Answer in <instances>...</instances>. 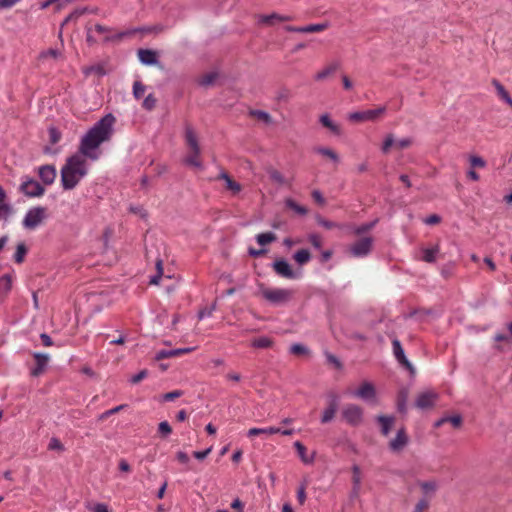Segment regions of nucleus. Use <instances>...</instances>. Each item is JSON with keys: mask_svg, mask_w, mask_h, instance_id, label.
<instances>
[{"mask_svg": "<svg viewBox=\"0 0 512 512\" xmlns=\"http://www.w3.org/2000/svg\"><path fill=\"white\" fill-rule=\"evenodd\" d=\"M420 487L425 493H434L437 488L435 481H425L420 483Z\"/></svg>", "mask_w": 512, "mask_h": 512, "instance_id": "50", "label": "nucleus"}, {"mask_svg": "<svg viewBox=\"0 0 512 512\" xmlns=\"http://www.w3.org/2000/svg\"><path fill=\"white\" fill-rule=\"evenodd\" d=\"M320 122L324 127L328 128L334 134H340V127L330 119L328 114L321 115Z\"/></svg>", "mask_w": 512, "mask_h": 512, "instance_id": "31", "label": "nucleus"}, {"mask_svg": "<svg viewBox=\"0 0 512 512\" xmlns=\"http://www.w3.org/2000/svg\"><path fill=\"white\" fill-rule=\"evenodd\" d=\"M49 133V141L51 144H56L61 139V133L55 127H50L48 130Z\"/></svg>", "mask_w": 512, "mask_h": 512, "instance_id": "49", "label": "nucleus"}, {"mask_svg": "<svg viewBox=\"0 0 512 512\" xmlns=\"http://www.w3.org/2000/svg\"><path fill=\"white\" fill-rule=\"evenodd\" d=\"M34 358L36 360V367L32 369L31 375L39 376L44 371V368L49 361V356L43 353H35Z\"/></svg>", "mask_w": 512, "mask_h": 512, "instance_id": "18", "label": "nucleus"}, {"mask_svg": "<svg viewBox=\"0 0 512 512\" xmlns=\"http://www.w3.org/2000/svg\"><path fill=\"white\" fill-rule=\"evenodd\" d=\"M200 154H196L195 152L192 151V154L191 155H188L184 162L187 164V165H190V166H194V167H197V168H202V163L201 161L198 159Z\"/></svg>", "mask_w": 512, "mask_h": 512, "instance_id": "43", "label": "nucleus"}, {"mask_svg": "<svg viewBox=\"0 0 512 512\" xmlns=\"http://www.w3.org/2000/svg\"><path fill=\"white\" fill-rule=\"evenodd\" d=\"M194 347H187V348H178V349H171V350H160L156 353V359L162 360L166 358L176 357L180 356L182 354L190 353L194 351Z\"/></svg>", "mask_w": 512, "mask_h": 512, "instance_id": "17", "label": "nucleus"}, {"mask_svg": "<svg viewBox=\"0 0 512 512\" xmlns=\"http://www.w3.org/2000/svg\"><path fill=\"white\" fill-rule=\"evenodd\" d=\"M38 175L44 185H51L54 183L57 172L53 165H42L38 168Z\"/></svg>", "mask_w": 512, "mask_h": 512, "instance_id": "13", "label": "nucleus"}, {"mask_svg": "<svg viewBox=\"0 0 512 512\" xmlns=\"http://www.w3.org/2000/svg\"><path fill=\"white\" fill-rule=\"evenodd\" d=\"M217 78V73L210 72L201 77L199 83L202 86H209L214 83Z\"/></svg>", "mask_w": 512, "mask_h": 512, "instance_id": "45", "label": "nucleus"}, {"mask_svg": "<svg viewBox=\"0 0 512 512\" xmlns=\"http://www.w3.org/2000/svg\"><path fill=\"white\" fill-rule=\"evenodd\" d=\"M439 253V246L426 248L423 250V260L428 263H433L436 260V255Z\"/></svg>", "mask_w": 512, "mask_h": 512, "instance_id": "34", "label": "nucleus"}, {"mask_svg": "<svg viewBox=\"0 0 512 512\" xmlns=\"http://www.w3.org/2000/svg\"><path fill=\"white\" fill-rule=\"evenodd\" d=\"M329 27L327 22L318 23V24H310L306 26H301V33H314L321 32Z\"/></svg>", "mask_w": 512, "mask_h": 512, "instance_id": "33", "label": "nucleus"}, {"mask_svg": "<svg viewBox=\"0 0 512 512\" xmlns=\"http://www.w3.org/2000/svg\"><path fill=\"white\" fill-rule=\"evenodd\" d=\"M261 293L264 299L275 305L288 302L293 295L292 290L286 288H266Z\"/></svg>", "mask_w": 512, "mask_h": 512, "instance_id": "4", "label": "nucleus"}, {"mask_svg": "<svg viewBox=\"0 0 512 512\" xmlns=\"http://www.w3.org/2000/svg\"><path fill=\"white\" fill-rule=\"evenodd\" d=\"M250 115L256 117L258 120L263 121L266 124H270L272 122L270 114L262 110H252L250 111Z\"/></svg>", "mask_w": 512, "mask_h": 512, "instance_id": "40", "label": "nucleus"}, {"mask_svg": "<svg viewBox=\"0 0 512 512\" xmlns=\"http://www.w3.org/2000/svg\"><path fill=\"white\" fill-rule=\"evenodd\" d=\"M338 409V399L337 396L332 395L330 397L329 406L323 411L322 417H321V423L325 424L333 420L335 417V414Z\"/></svg>", "mask_w": 512, "mask_h": 512, "instance_id": "16", "label": "nucleus"}, {"mask_svg": "<svg viewBox=\"0 0 512 512\" xmlns=\"http://www.w3.org/2000/svg\"><path fill=\"white\" fill-rule=\"evenodd\" d=\"M218 179L225 182L226 189L230 190L233 194H238L241 191V185L234 181L225 171H222Z\"/></svg>", "mask_w": 512, "mask_h": 512, "instance_id": "21", "label": "nucleus"}, {"mask_svg": "<svg viewBox=\"0 0 512 512\" xmlns=\"http://www.w3.org/2000/svg\"><path fill=\"white\" fill-rule=\"evenodd\" d=\"M394 144V138L392 135L386 137L382 145V151L387 153L390 147Z\"/></svg>", "mask_w": 512, "mask_h": 512, "instance_id": "63", "label": "nucleus"}, {"mask_svg": "<svg viewBox=\"0 0 512 512\" xmlns=\"http://www.w3.org/2000/svg\"><path fill=\"white\" fill-rule=\"evenodd\" d=\"M211 451H212V447H209L203 451H195L193 453V456L198 460H203L211 453Z\"/></svg>", "mask_w": 512, "mask_h": 512, "instance_id": "61", "label": "nucleus"}, {"mask_svg": "<svg viewBox=\"0 0 512 512\" xmlns=\"http://www.w3.org/2000/svg\"><path fill=\"white\" fill-rule=\"evenodd\" d=\"M60 56V51L58 49L50 48L46 51L41 52L40 59L53 58L57 59Z\"/></svg>", "mask_w": 512, "mask_h": 512, "instance_id": "51", "label": "nucleus"}, {"mask_svg": "<svg viewBox=\"0 0 512 512\" xmlns=\"http://www.w3.org/2000/svg\"><path fill=\"white\" fill-rule=\"evenodd\" d=\"M155 105H156V98L152 94H149L148 96H146V98L143 101V107L147 110H151L155 107Z\"/></svg>", "mask_w": 512, "mask_h": 512, "instance_id": "55", "label": "nucleus"}, {"mask_svg": "<svg viewBox=\"0 0 512 512\" xmlns=\"http://www.w3.org/2000/svg\"><path fill=\"white\" fill-rule=\"evenodd\" d=\"M385 111H386L385 107H379L377 109L366 110V111H357V112L351 113L349 115V119L351 121H357V122H359V121H374L379 116L384 114Z\"/></svg>", "mask_w": 512, "mask_h": 512, "instance_id": "9", "label": "nucleus"}, {"mask_svg": "<svg viewBox=\"0 0 512 512\" xmlns=\"http://www.w3.org/2000/svg\"><path fill=\"white\" fill-rule=\"evenodd\" d=\"M275 240H276V235L272 232L261 233L256 236V241L261 246H265Z\"/></svg>", "mask_w": 512, "mask_h": 512, "instance_id": "37", "label": "nucleus"}, {"mask_svg": "<svg viewBox=\"0 0 512 512\" xmlns=\"http://www.w3.org/2000/svg\"><path fill=\"white\" fill-rule=\"evenodd\" d=\"M377 421L381 426V433L388 436L394 424V417L380 415L377 417Z\"/></svg>", "mask_w": 512, "mask_h": 512, "instance_id": "24", "label": "nucleus"}, {"mask_svg": "<svg viewBox=\"0 0 512 512\" xmlns=\"http://www.w3.org/2000/svg\"><path fill=\"white\" fill-rule=\"evenodd\" d=\"M393 354L396 360L403 365L411 374H414L415 370L410 361L406 358L402 345L398 339L392 341Z\"/></svg>", "mask_w": 512, "mask_h": 512, "instance_id": "11", "label": "nucleus"}, {"mask_svg": "<svg viewBox=\"0 0 512 512\" xmlns=\"http://www.w3.org/2000/svg\"><path fill=\"white\" fill-rule=\"evenodd\" d=\"M147 374L148 373L146 370H141L140 372L132 376L131 382L133 384L139 383L141 380L147 377Z\"/></svg>", "mask_w": 512, "mask_h": 512, "instance_id": "64", "label": "nucleus"}, {"mask_svg": "<svg viewBox=\"0 0 512 512\" xmlns=\"http://www.w3.org/2000/svg\"><path fill=\"white\" fill-rule=\"evenodd\" d=\"M156 266H157L158 274L151 277V279H150V283L155 284V285H157L161 279V275L163 272L162 261L161 260L157 261Z\"/></svg>", "mask_w": 512, "mask_h": 512, "instance_id": "58", "label": "nucleus"}, {"mask_svg": "<svg viewBox=\"0 0 512 512\" xmlns=\"http://www.w3.org/2000/svg\"><path fill=\"white\" fill-rule=\"evenodd\" d=\"M290 352L295 355H304L308 353V348L300 343L291 345Z\"/></svg>", "mask_w": 512, "mask_h": 512, "instance_id": "48", "label": "nucleus"}, {"mask_svg": "<svg viewBox=\"0 0 512 512\" xmlns=\"http://www.w3.org/2000/svg\"><path fill=\"white\" fill-rule=\"evenodd\" d=\"M12 288V278L5 274L0 277V301H3Z\"/></svg>", "mask_w": 512, "mask_h": 512, "instance_id": "22", "label": "nucleus"}, {"mask_svg": "<svg viewBox=\"0 0 512 512\" xmlns=\"http://www.w3.org/2000/svg\"><path fill=\"white\" fill-rule=\"evenodd\" d=\"M352 472H353V476H352L353 492L355 494H357L358 490L360 488V484H361V471H360L359 466L354 465L352 467Z\"/></svg>", "mask_w": 512, "mask_h": 512, "instance_id": "36", "label": "nucleus"}, {"mask_svg": "<svg viewBox=\"0 0 512 512\" xmlns=\"http://www.w3.org/2000/svg\"><path fill=\"white\" fill-rule=\"evenodd\" d=\"M492 84L495 87L499 98L512 107V98L510 97L509 93L506 91L504 86L496 79L492 81Z\"/></svg>", "mask_w": 512, "mask_h": 512, "instance_id": "27", "label": "nucleus"}, {"mask_svg": "<svg viewBox=\"0 0 512 512\" xmlns=\"http://www.w3.org/2000/svg\"><path fill=\"white\" fill-rule=\"evenodd\" d=\"M93 31H95L97 34L102 35L104 37L105 41H110L112 38L108 35L111 31V29L107 26L96 24L93 28Z\"/></svg>", "mask_w": 512, "mask_h": 512, "instance_id": "42", "label": "nucleus"}, {"mask_svg": "<svg viewBox=\"0 0 512 512\" xmlns=\"http://www.w3.org/2000/svg\"><path fill=\"white\" fill-rule=\"evenodd\" d=\"M280 432V428L278 427H264V428H251L247 432L248 437H254L257 435H273L278 434Z\"/></svg>", "mask_w": 512, "mask_h": 512, "instance_id": "25", "label": "nucleus"}, {"mask_svg": "<svg viewBox=\"0 0 512 512\" xmlns=\"http://www.w3.org/2000/svg\"><path fill=\"white\" fill-rule=\"evenodd\" d=\"M138 57L142 64L153 65L157 63L156 53L149 49H139Z\"/></svg>", "mask_w": 512, "mask_h": 512, "instance_id": "20", "label": "nucleus"}, {"mask_svg": "<svg viewBox=\"0 0 512 512\" xmlns=\"http://www.w3.org/2000/svg\"><path fill=\"white\" fill-rule=\"evenodd\" d=\"M375 224H376V222L373 221V222H370V223H366V224H362L360 226H357L354 229V233L356 235H362V234L366 233L367 231H369L370 229H372L375 226Z\"/></svg>", "mask_w": 512, "mask_h": 512, "instance_id": "53", "label": "nucleus"}, {"mask_svg": "<svg viewBox=\"0 0 512 512\" xmlns=\"http://www.w3.org/2000/svg\"><path fill=\"white\" fill-rule=\"evenodd\" d=\"M48 449L49 450H56V451L62 452V451H64V446L60 442L59 439L53 437V438H51V440H50V442L48 444Z\"/></svg>", "mask_w": 512, "mask_h": 512, "instance_id": "54", "label": "nucleus"}, {"mask_svg": "<svg viewBox=\"0 0 512 512\" xmlns=\"http://www.w3.org/2000/svg\"><path fill=\"white\" fill-rule=\"evenodd\" d=\"M429 506V502L426 499H421L415 506L414 512H423Z\"/></svg>", "mask_w": 512, "mask_h": 512, "instance_id": "62", "label": "nucleus"}, {"mask_svg": "<svg viewBox=\"0 0 512 512\" xmlns=\"http://www.w3.org/2000/svg\"><path fill=\"white\" fill-rule=\"evenodd\" d=\"M342 417L351 426H359L363 422V409L355 404H348L342 409Z\"/></svg>", "mask_w": 512, "mask_h": 512, "instance_id": "6", "label": "nucleus"}, {"mask_svg": "<svg viewBox=\"0 0 512 512\" xmlns=\"http://www.w3.org/2000/svg\"><path fill=\"white\" fill-rule=\"evenodd\" d=\"M146 87L140 82L135 81L133 84V95L136 99H140L145 93Z\"/></svg>", "mask_w": 512, "mask_h": 512, "instance_id": "46", "label": "nucleus"}, {"mask_svg": "<svg viewBox=\"0 0 512 512\" xmlns=\"http://www.w3.org/2000/svg\"><path fill=\"white\" fill-rule=\"evenodd\" d=\"M337 67L338 65L336 63L334 64H331L329 66H327L326 68H324L323 70L319 71L316 75H315V79L317 81H321V80H324L325 78H327L329 75L333 74L336 70H337Z\"/></svg>", "mask_w": 512, "mask_h": 512, "instance_id": "38", "label": "nucleus"}, {"mask_svg": "<svg viewBox=\"0 0 512 512\" xmlns=\"http://www.w3.org/2000/svg\"><path fill=\"white\" fill-rule=\"evenodd\" d=\"M448 422L451 423L453 425V427L458 428L462 424V417L460 415L442 417V418L438 419L437 421H435L434 427L439 428L443 424H448Z\"/></svg>", "mask_w": 512, "mask_h": 512, "instance_id": "23", "label": "nucleus"}, {"mask_svg": "<svg viewBox=\"0 0 512 512\" xmlns=\"http://www.w3.org/2000/svg\"><path fill=\"white\" fill-rule=\"evenodd\" d=\"M315 151L325 157H328L329 159H331L333 162H338L339 161V157L338 155L330 148H326V147H317L315 149Z\"/></svg>", "mask_w": 512, "mask_h": 512, "instance_id": "39", "label": "nucleus"}, {"mask_svg": "<svg viewBox=\"0 0 512 512\" xmlns=\"http://www.w3.org/2000/svg\"><path fill=\"white\" fill-rule=\"evenodd\" d=\"M85 29H86V41L88 44L93 45L97 41V39L93 35V27L90 26L89 24H87Z\"/></svg>", "mask_w": 512, "mask_h": 512, "instance_id": "59", "label": "nucleus"}, {"mask_svg": "<svg viewBox=\"0 0 512 512\" xmlns=\"http://www.w3.org/2000/svg\"><path fill=\"white\" fill-rule=\"evenodd\" d=\"M294 447L298 453V456L300 457L301 461L305 464H311L314 460V456L307 455V449L306 447L299 441H296L294 443Z\"/></svg>", "mask_w": 512, "mask_h": 512, "instance_id": "28", "label": "nucleus"}, {"mask_svg": "<svg viewBox=\"0 0 512 512\" xmlns=\"http://www.w3.org/2000/svg\"><path fill=\"white\" fill-rule=\"evenodd\" d=\"M470 164L473 168H484L486 166L485 160L477 155H472L469 157Z\"/></svg>", "mask_w": 512, "mask_h": 512, "instance_id": "47", "label": "nucleus"}, {"mask_svg": "<svg viewBox=\"0 0 512 512\" xmlns=\"http://www.w3.org/2000/svg\"><path fill=\"white\" fill-rule=\"evenodd\" d=\"M6 192L2 186H0V218H8L12 212L11 206L5 202Z\"/></svg>", "mask_w": 512, "mask_h": 512, "instance_id": "26", "label": "nucleus"}, {"mask_svg": "<svg viewBox=\"0 0 512 512\" xmlns=\"http://www.w3.org/2000/svg\"><path fill=\"white\" fill-rule=\"evenodd\" d=\"M293 259L298 265L302 266L310 261L311 255L307 249H301L294 253Z\"/></svg>", "mask_w": 512, "mask_h": 512, "instance_id": "30", "label": "nucleus"}, {"mask_svg": "<svg viewBox=\"0 0 512 512\" xmlns=\"http://www.w3.org/2000/svg\"><path fill=\"white\" fill-rule=\"evenodd\" d=\"M292 18L288 15H281L278 13H272L269 15H259L258 23L262 25L272 26L276 22L290 21Z\"/></svg>", "mask_w": 512, "mask_h": 512, "instance_id": "15", "label": "nucleus"}, {"mask_svg": "<svg viewBox=\"0 0 512 512\" xmlns=\"http://www.w3.org/2000/svg\"><path fill=\"white\" fill-rule=\"evenodd\" d=\"M115 118L112 114H107L97 121L82 137L79 149L76 154L83 155L84 159L97 161L102 152L100 146L109 141L113 134V124Z\"/></svg>", "mask_w": 512, "mask_h": 512, "instance_id": "1", "label": "nucleus"}, {"mask_svg": "<svg viewBox=\"0 0 512 512\" xmlns=\"http://www.w3.org/2000/svg\"><path fill=\"white\" fill-rule=\"evenodd\" d=\"M372 246L373 238L364 237L353 243L349 248V252L353 257L363 258L366 257L371 252Z\"/></svg>", "mask_w": 512, "mask_h": 512, "instance_id": "7", "label": "nucleus"}, {"mask_svg": "<svg viewBox=\"0 0 512 512\" xmlns=\"http://www.w3.org/2000/svg\"><path fill=\"white\" fill-rule=\"evenodd\" d=\"M27 251L28 250L26 245L24 243H19L13 256L14 261L18 264L22 263L25 259Z\"/></svg>", "mask_w": 512, "mask_h": 512, "instance_id": "35", "label": "nucleus"}, {"mask_svg": "<svg viewBox=\"0 0 512 512\" xmlns=\"http://www.w3.org/2000/svg\"><path fill=\"white\" fill-rule=\"evenodd\" d=\"M88 12V9L87 8H79V9H75L72 13H70L66 18L65 20L63 21V24L62 25H65V24H68L69 22L71 21H76L80 16H82L83 14L87 13Z\"/></svg>", "mask_w": 512, "mask_h": 512, "instance_id": "41", "label": "nucleus"}, {"mask_svg": "<svg viewBox=\"0 0 512 512\" xmlns=\"http://www.w3.org/2000/svg\"><path fill=\"white\" fill-rule=\"evenodd\" d=\"M183 392L180 390H174L163 395L164 401H173L174 399L182 396Z\"/></svg>", "mask_w": 512, "mask_h": 512, "instance_id": "60", "label": "nucleus"}, {"mask_svg": "<svg viewBox=\"0 0 512 512\" xmlns=\"http://www.w3.org/2000/svg\"><path fill=\"white\" fill-rule=\"evenodd\" d=\"M409 438L404 428H400L396 436L389 442V448L393 452H400L408 444Z\"/></svg>", "mask_w": 512, "mask_h": 512, "instance_id": "12", "label": "nucleus"}, {"mask_svg": "<svg viewBox=\"0 0 512 512\" xmlns=\"http://www.w3.org/2000/svg\"><path fill=\"white\" fill-rule=\"evenodd\" d=\"M158 432L163 438H166L171 434L172 428L167 421H162L158 425Z\"/></svg>", "mask_w": 512, "mask_h": 512, "instance_id": "44", "label": "nucleus"}, {"mask_svg": "<svg viewBox=\"0 0 512 512\" xmlns=\"http://www.w3.org/2000/svg\"><path fill=\"white\" fill-rule=\"evenodd\" d=\"M185 140L190 149L196 154H200V147L198 144L197 136L192 127L187 126L185 129Z\"/></svg>", "mask_w": 512, "mask_h": 512, "instance_id": "19", "label": "nucleus"}, {"mask_svg": "<svg viewBox=\"0 0 512 512\" xmlns=\"http://www.w3.org/2000/svg\"><path fill=\"white\" fill-rule=\"evenodd\" d=\"M316 220H317V223L320 226H322V227H324L326 229H332L334 227H337L336 223H334L332 221H329V220H326V219L322 218L321 216H317Z\"/></svg>", "mask_w": 512, "mask_h": 512, "instance_id": "56", "label": "nucleus"}, {"mask_svg": "<svg viewBox=\"0 0 512 512\" xmlns=\"http://www.w3.org/2000/svg\"><path fill=\"white\" fill-rule=\"evenodd\" d=\"M308 241L315 249H320L322 247V239L318 234H309Z\"/></svg>", "mask_w": 512, "mask_h": 512, "instance_id": "52", "label": "nucleus"}, {"mask_svg": "<svg viewBox=\"0 0 512 512\" xmlns=\"http://www.w3.org/2000/svg\"><path fill=\"white\" fill-rule=\"evenodd\" d=\"M19 189L25 196L30 198L40 197L45 192L44 186L29 176L22 177Z\"/></svg>", "mask_w": 512, "mask_h": 512, "instance_id": "5", "label": "nucleus"}, {"mask_svg": "<svg viewBox=\"0 0 512 512\" xmlns=\"http://www.w3.org/2000/svg\"><path fill=\"white\" fill-rule=\"evenodd\" d=\"M273 344V341L266 336L258 337L252 340L251 345L254 348L265 349L270 348Z\"/></svg>", "mask_w": 512, "mask_h": 512, "instance_id": "32", "label": "nucleus"}, {"mask_svg": "<svg viewBox=\"0 0 512 512\" xmlns=\"http://www.w3.org/2000/svg\"><path fill=\"white\" fill-rule=\"evenodd\" d=\"M285 205L287 208L291 209L294 213H296L300 216H305L308 213V210L306 207L298 204L291 198H288L285 200Z\"/></svg>", "mask_w": 512, "mask_h": 512, "instance_id": "29", "label": "nucleus"}, {"mask_svg": "<svg viewBox=\"0 0 512 512\" xmlns=\"http://www.w3.org/2000/svg\"><path fill=\"white\" fill-rule=\"evenodd\" d=\"M47 208L43 206H35L26 212L22 226L26 230H35L47 219Z\"/></svg>", "mask_w": 512, "mask_h": 512, "instance_id": "3", "label": "nucleus"}, {"mask_svg": "<svg viewBox=\"0 0 512 512\" xmlns=\"http://www.w3.org/2000/svg\"><path fill=\"white\" fill-rule=\"evenodd\" d=\"M272 267L277 275L287 279H296L300 276V274L293 271L291 265L284 259L274 261Z\"/></svg>", "mask_w": 512, "mask_h": 512, "instance_id": "10", "label": "nucleus"}, {"mask_svg": "<svg viewBox=\"0 0 512 512\" xmlns=\"http://www.w3.org/2000/svg\"><path fill=\"white\" fill-rule=\"evenodd\" d=\"M214 310H215V305H213L212 307H209V308L206 307V308L200 310L198 312V319L199 320H203L205 318H208V317L212 316V313H213Z\"/></svg>", "mask_w": 512, "mask_h": 512, "instance_id": "57", "label": "nucleus"}, {"mask_svg": "<svg viewBox=\"0 0 512 512\" xmlns=\"http://www.w3.org/2000/svg\"><path fill=\"white\" fill-rule=\"evenodd\" d=\"M439 398V394L433 390L420 392L415 400V406L420 410L432 408Z\"/></svg>", "mask_w": 512, "mask_h": 512, "instance_id": "8", "label": "nucleus"}, {"mask_svg": "<svg viewBox=\"0 0 512 512\" xmlns=\"http://www.w3.org/2000/svg\"><path fill=\"white\" fill-rule=\"evenodd\" d=\"M352 394L354 397L360 398L365 401H369L375 398L376 391L373 384H371L370 382H364Z\"/></svg>", "mask_w": 512, "mask_h": 512, "instance_id": "14", "label": "nucleus"}, {"mask_svg": "<svg viewBox=\"0 0 512 512\" xmlns=\"http://www.w3.org/2000/svg\"><path fill=\"white\" fill-rule=\"evenodd\" d=\"M88 173L87 161L81 154L68 157L61 168V184L64 190L74 189Z\"/></svg>", "mask_w": 512, "mask_h": 512, "instance_id": "2", "label": "nucleus"}]
</instances>
